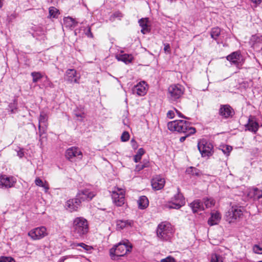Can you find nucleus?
I'll list each match as a JSON object with an SVG mask.
<instances>
[{
    "instance_id": "obj_1",
    "label": "nucleus",
    "mask_w": 262,
    "mask_h": 262,
    "mask_svg": "<svg viewBox=\"0 0 262 262\" xmlns=\"http://www.w3.org/2000/svg\"><path fill=\"white\" fill-rule=\"evenodd\" d=\"M71 230L73 236L76 238L83 237L89 230L88 221L83 217H75L72 221Z\"/></svg>"
},
{
    "instance_id": "obj_2",
    "label": "nucleus",
    "mask_w": 262,
    "mask_h": 262,
    "mask_svg": "<svg viewBox=\"0 0 262 262\" xmlns=\"http://www.w3.org/2000/svg\"><path fill=\"white\" fill-rule=\"evenodd\" d=\"M168 128L173 132L184 133L190 136L195 133V128L190 126V123L182 120H174L167 124Z\"/></svg>"
},
{
    "instance_id": "obj_3",
    "label": "nucleus",
    "mask_w": 262,
    "mask_h": 262,
    "mask_svg": "<svg viewBox=\"0 0 262 262\" xmlns=\"http://www.w3.org/2000/svg\"><path fill=\"white\" fill-rule=\"evenodd\" d=\"M173 233L171 224L167 222H162L157 229V235L159 238L162 241L169 240Z\"/></svg>"
},
{
    "instance_id": "obj_4",
    "label": "nucleus",
    "mask_w": 262,
    "mask_h": 262,
    "mask_svg": "<svg viewBox=\"0 0 262 262\" xmlns=\"http://www.w3.org/2000/svg\"><path fill=\"white\" fill-rule=\"evenodd\" d=\"M132 246L127 240L120 242L115 248L110 250V255L112 259H115V256H123L127 252L132 250Z\"/></svg>"
},
{
    "instance_id": "obj_5",
    "label": "nucleus",
    "mask_w": 262,
    "mask_h": 262,
    "mask_svg": "<svg viewBox=\"0 0 262 262\" xmlns=\"http://www.w3.org/2000/svg\"><path fill=\"white\" fill-rule=\"evenodd\" d=\"M243 215L241 207L233 206L226 214V219L229 223H234Z\"/></svg>"
},
{
    "instance_id": "obj_6",
    "label": "nucleus",
    "mask_w": 262,
    "mask_h": 262,
    "mask_svg": "<svg viewBox=\"0 0 262 262\" xmlns=\"http://www.w3.org/2000/svg\"><path fill=\"white\" fill-rule=\"evenodd\" d=\"M198 148L203 157L211 156L213 154V145L205 140H201L198 142Z\"/></svg>"
},
{
    "instance_id": "obj_7",
    "label": "nucleus",
    "mask_w": 262,
    "mask_h": 262,
    "mask_svg": "<svg viewBox=\"0 0 262 262\" xmlns=\"http://www.w3.org/2000/svg\"><path fill=\"white\" fill-rule=\"evenodd\" d=\"M125 190L120 188L115 187L112 191V198L113 203L117 206H121L125 203Z\"/></svg>"
},
{
    "instance_id": "obj_8",
    "label": "nucleus",
    "mask_w": 262,
    "mask_h": 262,
    "mask_svg": "<svg viewBox=\"0 0 262 262\" xmlns=\"http://www.w3.org/2000/svg\"><path fill=\"white\" fill-rule=\"evenodd\" d=\"M48 234L47 229L45 226L33 228L28 233V235L33 241L41 239Z\"/></svg>"
},
{
    "instance_id": "obj_9",
    "label": "nucleus",
    "mask_w": 262,
    "mask_h": 262,
    "mask_svg": "<svg viewBox=\"0 0 262 262\" xmlns=\"http://www.w3.org/2000/svg\"><path fill=\"white\" fill-rule=\"evenodd\" d=\"M168 97L172 101L180 98L184 93V88L180 84H173L168 88Z\"/></svg>"
},
{
    "instance_id": "obj_10",
    "label": "nucleus",
    "mask_w": 262,
    "mask_h": 262,
    "mask_svg": "<svg viewBox=\"0 0 262 262\" xmlns=\"http://www.w3.org/2000/svg\"><path fill=\"white\" fill-rule=\"evenodd\" d=\"M185 201L182 194L178 192L172 199V200L165 205V207L169 209H179L184 205Z\"/></svg>"
},
{
    "instance_id": "obj_11",
    "label": "nucleus",
    "mask_w": 262,
    "mask_h": 262,
    "mask_svg": "<svg viewBox=\"0 0 262 262\" xmlns=\"http://www.w3.org/2000/svg\"><path fill=\"white\" fill-rule=\"evenodd\" d=\"M82 152L77 147L73 146L69 148L66 151V157L67 159L72 161L74 158L79 160L82 159Z\"/></svg>"
},
{
    "instance_id": "obj_12",
    "label": "nucleus",
    "mask_w": 262,
    "mask_h": 262,
    "mask_svg": "<svg viewBox=\"0 0 262 262\" xmlns=\"http://www.w3.org/2000/svg\"><path fill=\"white\" fill-rule=\"evenodd\" d=\"M64 80L69 83H79L80 76L75 69H68L64 75Z\"/></svg>"
},
{
    "instance_id": "obj_13",
    "label": "nucleus",
    "mask_w": 262,
    "mask_h": 262,
    "mask_svg": "<svg viewBox=\"0 0 262 262\" xmlns=\"http://www.w3.org/2000/svg\"><path fill=\"white\" fill-rule=\"evenodd\" d=\"M16 182V179L13 177H8L6 175L0 176V188H9L13 187Z\"/></svg>"
},
{
    "instance_id": "obj_14",
    "label": "nucleus",
    "mask_w": 262,
    "mask_h": 262,
    "mask_svg": "<svg viewBox=\"0 0 262 262\" xmlns=\"http://www.w3.org/2000/svg\"><path fill=\"white\" fill-rule=\"evenodd\" d=\"M148 85L143 81L139 82L132 89L133 93L139 96H144L147 91Z\"/></svg>"
},
{
    "instance_id": "obj_15",
    "label": "nucleus",
    "mask_w": 262,
    "mask_h": 262,
    "mask_svg": "<svg viewBox=\"0 0 262 262\" xmlns=\"http://www.w3.org/2000/svg\"><path fill=\"white\" fill-rule=\"evenodd\" d=\"M134 222L130 220H118L116 221V229L121 231L127 229L134 226Z\"/></svg>"
},
{
    "instance_id": "obj_16",
    "label": "nucleus",
    "mask_w": 262,
    "mask_h": 262,
    "mask_svg": "<svg viewBox=\"0 0 262 262\" xmlns=\"http://www.w3.org/2000/svg\"><path fill=\"white\" fill-rule=\"evenodd\" d=\"M81 201L78 198H75L68 200L66 204L67 210L70 212L77 211L80 206Z\"/></svg>"
},
{
    "instance_id": "obj_17",
    "label": "nucleus",
    "mask_w": 262,
    "mask_h": 262,
    "mask_svg": "<svg viewBox=\"0 0 262 262\" xmlns=\"http://www.w3.org/2000/svg\"><path fill=\"white\" fill-rule=\"evenodd\" d=\"M95 195L93 192L88 189H84L79 192L77 195V198H78L81 202L85 200L90 201L92 199Z\"/></svg>"
},
{
    "instance_id": "obj_18",
    "label": "nucleus",
    "mask_w": 262,
    "mask_h": 262,
    "mask_svg": "<svg viewBox=\"0 0 262 262\" xmlns=\"http://www.w3.org/2000/svg\"><path fill=\"white\" fill-rule=\"evenodd\" d=\"M247 129L254 133H256L259 128V124L256 121L255 117L250 116L248 119V122L246 125Z\"/></svg>"
},
{
    "instance_id": "obj_19",
    "label": "nucleus",
    "mask_w": 262,
    "mask_h": 262,
    "mask_svg": "<svg viewBox=\"0 0 262 262\" xmlns=\"http://www.w3.org/2000/svg\"><path fill=\"white\" fill-rule=\"evenodd\" d=\"M165 179L160 176H157L151 180V186L155 190H160L163 188L165 185Z\"/></svg>"
},
{
    "instance_id": "obj_20",
    "label": "nucleus",
    "mask_w": 262,
    "mask_h": 262,
    "mask_svg": "<svg viewBox=\"0 0 262 262\" xmlns=\"http://www.w3.org/2000/svg\"><path fill=\"white\" fill-rule=\"evenodd\" d=\"M219 114L223 117L227 118L233 114L232 108L228 105H222L219 110Z\"/></svg>"
},
{
    "instance_id": "obj_21",
    "label": "nucleus",
    "mask_w": 262,
    "mask_h": 262,
    "mask_svg": "<svg viewBox=\"0 0 262 262\" xmlns=\"http://www.w3.org/2000/svg\"><path fill=\"white\" fill-rule=\"evenodd\" d=\"M221 215L217 211H213L211 212V216L208 219V223L210 226L217 225L220 222Z\"/></svg>"
},
{
    "instance_id": "obj_22",
    "label": "nucleus",
    "mask_w": 262,
    "mask_h": 262,
    "mask_svg": "<svg viewBox=\"0 0 262 262\" xmlns=\"http://www.w3.org/2000/svg\"><path fill=\"white\" fill-rule=\"evenodd\" d=\"M241 57V53L239 51H236L232 53L227 56V60L229 61L231 63L235 65H238Z\"/></svg>"
},
{
    "instance_id": "obj_23",
    "label": "nucleus",
    "mask_w": 262,
    "mask_h": 262,
    "mask_svg": "<svg viewBox=\"0 0 262 262\" xmlns=\"http://www.w3.org/2000/svg\"><path fill=\"white\" fill-rule=\"evenodd\" d=\"M139 25L142 28L141 32L146 34L149 32L150 29L148 25V19L147 18H141L139 20Z\"/></svg>"
},
{
    "instance_id": "obj_24",
    "label": "nucleus",
    "mask_w": 262,
    "mask_h": 262,
    "mask_svg": "<svg viewBox=\"0 0 262 262\" xmlns=\"http://www.w3.org/2000/svg\"><path fill=\"white\" fill-rule=\"evenodd\" d=\"M190 206L193 212H196L199 211L204 210V206L201 202L199 200H195L190 204Z\"/></svg>"
},
{
    "instance_id": "obj_25",
    "label": "nucleus",
    "mask_w": 262,
    "mask_h": 262,
    "mask_svg": "<svg viewBox=\"0 0 262 262\" xmlns=\"http://www.w3.org/2000/svg\"><path fill=\"white\" fill-rule=\"evenodd\" d=\"M138 208L140 209L146 208L149 205V201L147 198L144 195L141 196L138 200Z\"/></svg>"
},
{
    "instance_id": "obj_26",
    "label": "nucleus",
    "mask_w": 262,
    "mask_h": 262,
    "mask_svg": "<svg viewBox=\"0 0 262 262\" xmlns=\"http://www.w3.org/2000/svg\"><path fill=\"white\" fill-rule=\"evenodd\" d=\"M118 60L122 61L125 63H130L133 59V57L131 54H122L117 56Z\"/></svg>"
},
{
    "instance_id": "obj_27",
    "label": "nucleus",
    "mask_w": 262,
    "mask_h": 262,
    "mask_svg": "<svg viewBox=\"0 0 262 262\" xmlns=\"http://www.w3.org/2000/svg\"><path fill=\"white\" fill-rule=\"evenodd\" d=\"M48 115L47 114L45 113V112H41L40 113V116H39V125H38V128H39V130H40V127H41V125L42 124V125H44L45 126H47V122L48 121Z\"/></svg>"
},
{
    "instance_id": "obj_28",
    "label": "nucleus",
    "mask_w": 262,
    "mask_h": 262,
    "mask_svg": "<svg viewBox=\"0 0 262 262\" xmlns=\"http://www.w3.org/2000/svg\"><path fill=\"white\" fill-rule=\"evenodd\" d=\"M63 23L67 27H73L76 26L75 20L71 17H65L63 19Z\"/></svg>"
},
{
    "instance_id": "obj_29",
    "label": "nucleus",
    "mask_w": 262,
    "mask_h": 262,
    "mask_svg": "<svg viewBox=\"0 0 262 262\" xmlns=\"http://www.w3.org/2000/svg\"><path fill=\"white\" fill-rule=\"evenodd\" d=\"M250 193L252 194V196L254 199H259L262 198V190L257 188H253L250 191Z\"/></svg>"
},
{
    "instance_id": "obj_30",
    "label": "nucleus",
    "mask_w": 262,
    "mask_h": 262,
    "mask_svg": "<svg viewBox=\"0 0 262 262\" xmlns=\"http://www.w3.org/2000/svg\"><path fill=\"white\" fill-rule=\"evenodd\" d=\"M203 202L206 208H208L214 206L215 201L211 198H205L203 199Z\"/></svg>"
},
{
    "instance_id": "obj_31",
    "label": "nucleus",
    "mask_w": 262,
    "mask_h": 262,
    "mask_svg": "<svg viewBox=\"0 0 262 262\" xmlns=\"http://www.w3.org/2000/svg\"><path fill=\"white\" fill-rule=\"evenodd\" d=\"M220 34L221 30L218 27L212 28L210 32V35L211 37L215 40L217 39V37L219 36Z\"/></svg>"
},
{
    "instance_id": "obj_32",
    "label": "nucleus",
    "mask_w": 262,
    "mask_h": 262,
    "mask_svg": "<svg viewBox=\"0 0 262 262\" xmlns=\"http://www.w3.org/2000/svg\"><path fill=\"white\" fill-rule=\"evenodd\" d=\"M50 17L55 18L58 15V10L54 7H51L49 9Z\"/></svg>"
},
{
    "instance_id": "obj_33",
    "label": "nucleus",
    "mask_w": 262,
    "mask_h": 262,
    "mask_svg": "<svg viewBox=\"0 0 262 262\" xmlns=\"http://www.w3.org/2000/svg\"><path fill=\"white\" fill-rule=\"evenodd\" d=\"M221 149L224 154L229 156L230 152L232 150V147L230 145H224L221 146Z\"/></svg>"
},
{
    "instance_id": "obj_34",
    "label": "nucleus",
    "mask_w": 262,
    "mask_h": 262,
    "mask_svg": "<svg viewBox=\"0 0 262 262\" xmlns=\"http://www.w3.org/2000/svg\"><path fill=\"white\" fill-rule=\"evenodd\" d=\"M71 246H72L73 247H74L76 246H80L86 251H89L92 249V247L91 246H88L83 243H73L71 245Z\"/></svg>"
},
{
    "instance_id": "obj_35",
    "label": "nucleus",
    "mask_w": 262,
    "mask_h": 262,
    "mask_svg": "<svg viewBox=\"0 0 262 262\" xmlns=\"http://www.w3.org/2000/svg\"><path fill=\"white\" fill-rule=\"evenodd\" d=\"M210 262H223L222 257L216 254L211 255Z\"/></svg>"
},
{
    "instance_id": "obj_36",
    "label": "nucleus",
    "mask_w": 262,
    "mask_h": 262,
    "mask_svg": "<svg viewBox=\"0 0 262 262\" xmlns=\"http://www.w3.org/2000/svg\"><path fill=\"white\" fill-rule=\"evenodd\" d=\"M31 76L33 77V82H37L42 77V76L41 75L40 73L36 72L31 73Z\"/></svg>"
},
{
    "instance_id": "obj_37",
    "label": "nucleus",
    "mask_w": 262,
    "mask_h": 262,
    "mask_svg": "<svg viewBox=\"0 0 262 262\" xmlns=\"http://www.w3.org/2000/svg\"><path fill=\"white\" fill-rule=\"evenodd\" d=\"M122 16L123 15L120 12L117 11L114 12L112 15H111L110 17V20L112 21H114L115 18H118L119 19H120Z\"/></svg>"
},
{
    "instance_id": "obj_38",
    "label": "nucleus",
    "mask_w": 262,
    "mask_h": 262,
    "mask_svg": "<svg viewBox=\"0 0 262 262\" xmlns=\"http://www.w3.org/2000/svg\"><path fill=\"white\" fill-rule=\"evenodd\" d=\"M0 262H15L14 258L10 256H0Z\"/></svg>"
},
{
    "instance_id": "obj_39",
    "label": "nucleus",
    "mask_w": 262,
    "mask_h": 262,
    "mask_svg": "<svg viewBox=\"0 0 262 262\" xmlns=\"http://www.w3.org/2000/svg\"><path fill=\"white\" fill-rule=\"evenodd\" d=\"M129 135L127 132H124L121 137V141L123 142H126L129 140Z\"/></svg>"
},
{
    "instance_id": "obj_40",
    "label": "nucleus",
    "mask_w": 262,
    "mask_h": 262,
    "mask_svg": "<svg viewBox=\"0 0 262 262\" xmlns=\"http://www.w3.org/2000/svg\"><path fill=\"white\" fill-rule=\"evenodd\" d=\"M253 251L256 254H262V248L258 245H255L253 247Z\"/></svg>"
},
{
    "instance_id": "obj_41",
    "label": "nucleus",
    "mask_w": 262,
    "mask_h": 262,
    "mask_svg": "<svg viewBox=\"0 0 262 262\" xmlns=\"http://www.w3.org/2000/svg\"><path fill=\"white\" fill-rule=\"evenodd\" d=\"M160 262H177L175 259L171 256H168L165 258L162 259Z\"/></svg>"
},
{
    "instance_id": "obj_42",
    "label": "nucleus",
    "mask_w": 262,
    "mask_h": 262,
    "mask_svg": "<svg viewBox=\"0 0 262 262\" xmlns=\"http://www.w3.org/2000/svg\"><path fill=\"white\" fill-rule=\"evenodd\" d=\"M35 183L36 185L41 187L45 183L39 178L37 177L35 179Z\"/></svg>"
},
{
    "instance_id": "obj_43",
    "label": "nucleus",
    "mask_w": 262,
    "mask_h": 262,
    "mask_svg": "<svg viewBox=\"0 0 262 262\" xmlns=\"http://www.w3.org/2000/svg\"><path fill=\"white\" fill-rule=\"evenodd\" d=\"M167 117L170 119H172L174 117V111L173 110L169 111L167 113Z\"/></svg>"
},
{
    "instance_id": "obj_44",
    "label": "nucleus",
    "mask_w": 262,
    "mask_h": 262,
    "mask_svg": "<svg viewBox=\"0 0 262 262\" xmlns=\"http://www.w3.org/2000/svg\"><path fill=\"white\" fill-rule=\"evenodd\" d=\"M41 187L44 189L45 192L47 193L48 192L49 186L47 182L45 181V183Z\"/></svg>"
},
{
    "instance_id": "obj_45",
    "label": "nucleus",
    "mask_w": 262,
    "mask_h": 262,
    "mask_svg": "<svg viewBox=\"0 0 262 262\" xmlns=\"http://www.w3.org/2000/svg\"><path fill=\"white\" fill-rule=\"evenodd\" d=\"M164 50L165 52H167L168 53H170V45L168 43L164 44Z\"/></svg>"
},
{
    "instance_id": "obj_46",
    "label": "nucleus",
    "mask_w": 262,
    "mask_h": 262,
    "mask_svg": "<svg viewBox=\"0 0 262 262\" xmlns=\"http://www.w3.org/2000/svg\"><path fill=\"white\" fill-rule=\"evenodd\" d=\"M144 153L145 151L144 149L140 148L138 149L137 155L142 157V155H144Z\"/></svg>"
},
{
    "instance_id": "obj_47",
    "label": "nucleus",
    "mask_w": 262,
    "mask_h": 262,
    "mask_svg": "<svg viewBox=\"0 0 262 262\" xmlns=\"http://www.w3.org/2000/svg\"><path fill=\"white\" fill-rule=\"evenodd\" d=\"M17 156H18L20 158H21L24 156V152L23 149H20L18 151H17Z\"/></svg>"
},
{
    "instance_id": "obj_48",
    "label": "nucleus",
    "mask_w": 262,
    "mask_h": 262,
    "mask_svg": "<svg viewBox=\"0 0 262 262\" xmlns=\"http://www.w3.org/2000/svg\"><path fill=\"white\" fill-rule=\"evenodd\" d=\"M9 106L10 108L11 109V111L12 113H13L14 110L16 109V106L14 103H10L9 105Z\"/></svg>"
},
{
    "instance_id": "obj_49",
    "label": "nucleus",
    "mask_w": 262,
    "mask_h": 262,
    "mask_svg": "<svg viewBox=\"0 0 262 262\" xmlns=\"http://www.w3.org/2000/svg\"><path fill=\"white\" fill-rule=\"evenodd\" d=\"M174 112H176V113H177V114L178 115V116L179 117H181V118H187L186 117H185L184 116H183L182 113L179 111L178 110H177L176 108H174V110H173Z\"/></svg>"
},
{
    "instance_id": "obj_50",
    "label": "nucleus",
    "mask_w": 262,
    "mask_h": 262,
    "mask_svg": "<svg viewBox=\"0 0 262 262\" xmlns=\"http://www.w3.org/2000/svg\"><path fill=\"white\" fill-rule=\"evenodd\" d=\"M131 144H132V147L134 148V149H136L137 148V142L135 141V140L134 139H132L131 140Z\"/></svg>"
},
{
    "instance_id": "obj_51",
    "label": "nucleus",
    "mask_w": 262,
    "mask_h": 262,
    "mask_svg": "<svg viewBox=\"0 0 262 262\" xmlns=\"http://www.w3.org/2000/svg\"><path fill=\"white\" fill-rule=\"evenodd\" d=\"M134 159V161L135 162L137 163L141 159V157H140L136 154V155H135Z\"/></svg>"
},
{
    "instance_id": "obj_52",
    "label": "nucleus",
    "mask_w": 262,
    "mask_h": 262,
    "mask_svg": "<svg viewBox=\"0 0 262 262\" xmlns=\"http://www.w3.org/2000/svg\"><path fill=\"white\" fill-rule=\"evenodd\" d=\"M86 35L90 37H93V34L91 31V28L89 27L88 32L86 33Z\"/></svg>"
},
{
    "instance_id": "obj_53",
    "label": "nucleus",
    "mask_w": 262,
    "mask_h": 262,
    "mask_svg": "<svg viewBox=\"0 0 262 262\" xmlns=\"http://www.w3.org/2000/svg\"><path fill=\"white\" fill-rule=\"evenodd\" d=\"M189 136H187V134H186V136H184V137H182L180 138V141L181 142H183L185 141V140L186 139V138L188 137Z\"/></svg>"
},
{
    "instance_id": "obj_54",
    "label": "nucleus",
    "mask_w": 262,
    "mask_h": 262,
    "mask_svg": "<svg viewBox=\"0 0 262 262\" xmlns=\"http://www.w3.org/2000/svg\"><path fill=\"white\" fill-rule=\"evenodd\" d=\"M252 2L256 4V5L257 4H259L261 2V0H250Z\"/></svg>"
},
{
    "instance_id": "obj_55",
    "label": "nucleus",
    "mask_w": 262,
    "mask_h": 262,
    "mask_svg": "<svg viewBox=\"0 0 262 262\" xmlns=\"http://www.w3.org/2000/svg\"><path fill=\"white\" fill-rule=\"evenodd\" d=\"M67 258L64 256V257H62L60 259V261L59 262H63L64 260L66 259Z\"/></svg>"
},
{
    "instance_id": "obj_56",
    "label": "nucleus",
    "mask_w": 262,
    "mask_h": 262,
    "mask_svg": "<svg viewBox=\"0 0 262 262\" xmlns=\"http://www.w3.org/2000/svg\"><path fill=\"white\" fill-rule=\"evenodd\" d=\"M146 167V165H142L141 167H140L138 169V170H141V169H143L144 167Z\"/></svg>"
},
{
    "instance_id": "obj_57",
    "label": "nucleus",
    "mask_w": 262,
    "mask_h": 262,
    "mask_svg": "<svg viewBox=\"0 0 262 262\" xmlns=\"http://www.w3.org/2000/svg\"><path fill=\"white\" fill-rule=\"evenodd\" d=\"M2 1L3 0H0V8H1L3 6Z\"/></svg>"
},
{
    "instance_id": "obj_58",
    "label": "nucleus",
    "mask_w": 262,
    "mask_h": 262,
    "mask_svg": "<svg viewBox=\"0 0 262 262\" xmlns=\"http://www.w3.org/2000/svg\"><path fill=\"white\" fill-rule=\"evenodd\" d=\"M258 262H262V260L259 261H258Z\"/></svg>"
}]
</instances>
